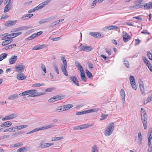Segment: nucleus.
Masks as SVG:
<instances>
[{
  "instance_id": "60",
  "label": "nucleus",
  "mask_w": 152,
  "mask_h": 152,
  "mask_svg": "<svg viewBox=\"0 0 152 152\" xmlns=\"http://www.w3.org/2000/svg\"><path fill=\"white\" fill-rule=\"evenodd\" d=\"M42 130H43V129H42V127H41L39 128H36V129H33V131L34 132H37L38 131Z\"/></svg>"
},
{
  "instance_id": "33",
  "label": "nucleus",
  "mask_w": 152,
  "mask_h": 152,
  "mask_svg": "<svg viewBox=\"0 0 152 152\" xmlns=\"http://www.w3.org/2000/svg\"><path fill=\"white\" fill-rule=\"evenodd\" d=\"M124 65L127 68L129 67V65L128 61L126 59H124Z\"/></svg>"
},
{
  "instance_id": "34",
  "label": "nucleus",
  "mask_w": 152,
  "mask_h": 152,
  "mask_svg": "<svg viewBox=\"0 0 152 152\" xmlns=\"http://www.w3.org/2000/svg\"><path fill=\"white\" fill-rule=\"evenodd\" d=\"M80 76L82 79L83 80L84 82H86V78L85 76V74L84 72H82V73H81Z\"/></svg>"
},
{
  "instance_id": "44",
  "label": "nucleus",
  "mask_w": 152,
  "mask_h": 152,
  "mask_svg": "<svg viewBox=\"0 0 152 152\" xmlns=\"http://www.w3.org/2000/svg\"><path fill=\"white\" fill-rule=\"evenodd\" d=\"M147 56L149 59L152 60V54L150 51H147Z\"/></svg>"
},
{
  "instance_id": "8",
  "label": "nucleus",
  "mask_w": 152,
  "mask_h": 152,
  "mask_svg": "<svg viewBox=\"0 0 152 152\" xmlns=\"http://www.w3.org/2000/svg\"><path fill=\"white\" fill-rule=\"evenodd\" d=\"M17 116V115L15 113H13L9 115H7L2 119L3 121L8 120L14 118Z\"/></svg>"
},
{
  "instance_id": "53",
  "label": "nucleus",
  "mask_w": 152,
  "mask_h": 152,
  "mask_svg": "<svg viewBox=\"0 0 152 152\" xmlns=\"http://www.w3.org/2000/svg\"><path fill=\"white\" fill-rule=\"evenodd\" d=\"M54 145L53 143H48L45 144V148L48 147L50 146L53 145Z\"/></svg>"
},
{
  "instance_id": "29",
  "label": "nucleus",
  "mask_w": 152,
  "mask_h": 152,
  "mask_svg": "<svg viewBox=\"0 0 152 152\" xmlns=\"http://www.w3.org/2000/svg\"><path fill=\"white\" fill-rule=\"evenodd\" d=\"M55 126V125L53 124H52L50 125H48L47 126H45L42 127V129L43 130L45 129H48L49 128H50L53 127H54Z\"/></svg>"
},
{
  "instance_id": "61",
  "label": "nucleus",
  "mask_w": 152,
  "mask_h": 152,
  "mask_svg": "<svg viewBox=\"0 0 152 152\" xmlns=\"http://www.w3.org/2000/svg\"><path fill=\"white\" fill-rule=\"evenodd\" d=\"M141 33L143 34H150V33L147 30H143V31L141 32Z\"/></svg>"
},
{
  "instance_id": "64",
  "label": "nucleus",
  "mask_w": 152,
  "mask_h": 152,
  "mask_svg": "<svg viewBox=\"0 0 152 152\" xmlns=\"http://www.w3.org/2000/svg\"><path fill=\"white\" fill-rule=\"evenodd\" d=\"M96 2H97L96 0H94L91 4V6H93V7H94L96 5Z\"/></svg>"
},
{
  "instance_id": "24",
  "label": "nucleus",
  "mask_w": 152,
  "mask_h": 152,
  "mask_svg": "<svg viewBox=\"0 0 152 152\" xmlns=\"http://www.w3.org/2000/svg\"><path fill=\"white\" fill-rule=\"evenodd\" d=\"M93 125V124H92L90 125H88L87 124H85L83 125H81L79 126L80 129H83L87 128L89 127H91Z\"/></svg>"
},
{
  "instance_id": "2",
  "label": "nucleus",
  "mask_w": 152,
  "mask_h": 152,
  "mask_svg": "<svg viewBox=\"0 0 152 152\" xmlns=\"http://www.w3.org/2000/svg\"><path fill=\"white\" fill-rule=\"evenodd\" d=\"M115 127L113 123L110 124L105 128L104 134L106 136H109L113 133Z\"/></svg>"
},
{
  "instance_id": "6",
  "label": "nucleus",
  "mask_w": 152,
  "mask_h": 152,
  "mask_svg": "<svg viewBox=\"0 0 152 152\" xmlns=\"http://www.w3.org/2000/svg\"><path fill=\"white\" fill-rule=\"evenodd\" d=\"M79 50L80 51L88 52L92 50V48L91 46H88L86 45H80L79 47Z\"/></svg>"
},
{
  "instance_id": "46",
  "label": "nucleus",
  "mask_w": 152,
  "mask_h": 152,
  "mask_svg": "<svg viewBox=\"0 0 152 152\" xmlns=\"http://www.w3.org/2000/svg\"><path fill=\"white\" fill-rule=\"evenodd\" d=\"M46 22H48L47 18L41 20L39 22V23L40 24H42Z\"/></svg>"
},
{
  "instance_id": "42",
  "label": "nucleus",
  "mask_w": 152,
  "mask_h": 152,
  "mask_svg": "<svg viewBox=\"0 0 152 152\" xmlns=\"http://www.w3.org/2000/svg\"><path fill=\"white\" fill-rule=\"evenodd\" d=\"M28 95V91H24L22 93H20L19 95L20 96H25Z\"/></svg>"
},
{
  "instance_id": "25",
  "label": "nucleus",
  "mask_w": 152,
  "mask_h": 152,
  "mask_svg": "<svg viewBox=\"0 0 152 152\" xmlns=\"http://www.w3.org/2000/svg\"><path fill=\"white\" fill-rule=\"evenodd\" d=\"M118 28V27L115 26H106L104 28L107 29L109 30H112L117 29Z\"/></svg>"
},
{
  "instance_id": "18",
  "label": "nucleus",
  "mask_w": 152,
  "mask_h": 152,
  "mask_svg": "<svg viewBox=\"0 0 152 152\" xmlns=\"http://www.w3.org/2000/svg\"><path fill=\"white\" fill-rule=\"evenodd\" d=\"M19 95L17 94H15L10 95L8 97V99L10 100L15 99L19 97Z\"/></svg>"
},
{
  "instance_id": "41",
  "label": "nucleus",
  "mask_w": 152,
  "mask_h": 152,
  "mask_svg": "<svg viewBox=\"0 0 152 152\" xmlns=\"http://www.w3.org/2000/svg\"><path fill=\"white\" fill-rule=\"evenodd\" d=\"M86 72L87 76L89 78H90L91 77H92L91 73L88 70H86Z\"/></svg>"
},
{
  "instance_id": "47",
  "label": "nucleus",
  "mask_w": 152,
  "mask_h": 152,
  "mask_svg": "<svg viewBox=\"0 0 152 152\" xmlns=\"http://www.w3.org/2000/svg\"><path fill=\"white\" fill-rule=\"evenodd\" d=\"M63 139V137H54L53 139L52 140V141H56L61 140Z\"/></svg>"
},
{
  "instance_id": "57",
  "label": "nucleus",
  "mask_w": 152,
  "mask_h": 152,
  "mask_svg": "<svg viewBox=\"0 0 152 152\" xmlns=\"http://www.w3.org/2000/svg\"><path fill=\"white\" fill-rule=\"evenodd\" d=\"M36 37H37V34H33L31 36L29 37H28V38L30 39H31Z\"/></svg>"
},
{
  "instance_id": "7",
  "label": "nucleus",
  "mask_w": 152,
  "mask_h": 152,
  "mask_svg": "<svg viewBox=\"0 0 152 152\" xmlns=\"http://www.w3.org/2000/svg\"><path fill=\"white\" fill-rule=\"evenodd\" d=\"M63 98V96L60 95H57L51 98L48 100V102L50 103H52L54 102L61 99Z\"/></svg>"
},
{
  "instance_id": "63",
  "label": "nucleus",
  "mask_w": 152,
  "mask_h": 152,
  "mask_svg": "<svg viewBox=\"0 0 152 152\" xmlns=\"http://www.w3.org/2000/svg\"><path fill=\"white\" fill-rule=\"evenodd\" d=\"M8 16L7 15H3L1 18V20L4 19L8 17Z\"/></svg>"
},
{
  "instance_id": "59",
  "label": "nucleus",
  "mask_w": 152,
  "mask_h": 152,
  "mask_svg": "<svg viewBox=\"0 0 152 152\" xmlns=\"http://www.w3.org/2000/svg\"><path fill=\"white\" fill-rule=\"evenodd\" d=\"M138 82L140 86H143L144 85L143 82L141 79H139L138 80Z\"/></svg>"
},
{
  "instance_id": "43",
  "label": "nucleus",
  "mask_w": 152,
  "mask_h": 152,
  "mask_svg": "<svg viewBox=\"0 0 152 152\" xmlns=\"http://www.w3.org/2000/svg\"><path fill=\"white\" fill-rule=\"evenodd\" d=\"M61 59L62 60L63 64L67 65L66 60L64 57H61Z\"/></svg>"
},
{
  "instance_id": "31",
  "label": "nucleus",
  "mask_w": 152,
  "mask_h": 152,
  "mask_svg": "<svg viewBox=\"0 0 152 152\" xmlns=\"http://www.w3.org/2000/svg\"><path fill=\"white\" fill-rule=\"evenodd\" d=\"M7 54L4 53L0 55V61H1L4 58H5L7 56Z\"/></svg>"
},
{
  "instance_id": "37",
  "label": "nucleus",
  "mask_w": 152,
  "mask_h": 152,
  "mask_svg": "<svg viewBox=\"0 0 152 152\" xmlns=\"http://www.w3.org/2000/svg\"><path fill=\"white\" fill-rule=\"evenodd\" d=\"M65 107V109L66 110H68L70 108L73 107V105L72 104H68L64 105Z\"/></svg>"
},
{
  "instance_id": "20",
  "label": "nucleus",
  "mask_w": 152,
  "mask_h": 152,
  "mask_svg": "<svg viewBox=\"0 0 152 152\" xmlns=\"http://www.w3.org/2000/svg\"><path fill=\"white\" fill-rule=\"evenodd\" d=\"M45 47V45H38L34 46V47L32 49V50H40L44 48Z\"/></svg>"
},
{
  "instance_id": "15",
  "label": "nucleus",
  "mask_w": 152,
  "mask_h": 152,
  "mask_svg": "<svg viewBox=\"0 0 152 152\" xmlns=\"http://www.w3.org/2000/svg\"><path fill=\"white\" fill-rule=\"evenodd\" d=\"M16 20L12 21L9 20L5 23V25L7 26H10L14 25L17 22Z\"/></svg>"
},
{
  "instance_id": "32",
  "label": "nucleus",
  "mask_w": 152,
  "mask_h": 152,
  "mask_svg": "<svg viewBox=\"0 0 152 152\" xmlns=\"http://www.w3.org/2000/svg\"><path fill=\"white\" fill-rule=\"evenodd\" d=\"M108 116V114H105L102 113L101 115V118L100 119V121H102L105 119Z\"/></svg>"
},
{
  "instance_id": "19",
  "label": "nucleus",
  "mask_w": 152,
  "mask_h": 152,
  "mask_svg": "<svg viewBox=\"0 0 152 152\" xmlns=\"http://www.w3.org/2000/svg\"><path fill=\"white\" fill-rule=\"evenodd\" d=\"M142 136L141 133L140 132H139L138 134V138L137 139V142L140 145H141L142 143Z\"/></svg>"
},
{
  "instance_id": "48",
  "label": "nucleus",
  "mask_w": 152,
  "mask_h": 152,
  "mask_svg": "<svg viewBox=\"0 0 152 152\" xmlns=\"http://www.w3.org/2000/svg\"><path fill=\"white\" fill-rule=\"evenodd\" d=\"M143 6V5L138 4H136L134 5V9H138L139 8H141Z\"/></svg>"
},
{
  "instance_id": "9",
  "label": "nucleus",
  "mask_w": 152,
  "mask_h": 152,
  "mask_svg": "<svg viewBox=\"0 0 152 152\" xmlns=\"http://www.w3.org/2000/svg\"><path fill=\"white\" fill-rule=\"evenodd\" d=\"M49 2V1L47 0L43 2V3H42L41 4H40L38 6L34 8L36 10H38L42 8L45 5L47 4Z\"/></svg>"
},
{
  "instance_id": "14",
  "label": "nucleus",
  "mask_w": 152,
  "mask_h": 152,
  "mask_svg": "<svg viewBox=\"0 0 152 152\" xmlns=\"http://www.w3.org/2000/svg\"><path fill=\"white\" fill-rule=\"evenodd\" d=\"M152 100V92L150 91L149 93V96L146 100L145 101L144 104H147Z\"/></svg>"
},
{
  "instance_id": "3",
  "label": "nucleus",
  "mask_w": 152,
  "mask_h": 152,
  "mask_svg": "<svg viewBox=\"0 0 152 152\" xmlns=\"http://www.w3.org/2000/svg\"><path fill=\"white\" fill-rule=\"evenodd\" d=\"M28 97H34L42 95L45 94V92H37L36 89L28 90Z\"/></svg>"
},
{
  "instance_id": "1",
  "label": "nucleus",
  "mask_w": 152,
  "mask_h": 152,
  "mask_svg": "<svg viewBox=\"0 0 152 152\" xmlns=\"http://www.w3.org/2000/svg\"><path fill=\"white\" fill-rule=\"evenodd\" d=\"M140 115L144 129H146L147 126V115L145 111L143 108H141Z\"/></svg>"
},
{
  "instance_id": "26",
  "label": "nucleus",
  "mask_w": 152,
  "mask_h": 152,
  "mask_svg": "<svg viewBox=\"0 0 152 152\" xmlns=\"http://www.w3.org/2000/svg\"><path fill=\"white\" fill-rule=\"evenodd\" d=\"M89 34L92 36L93 37H94L96 38H99L100 37L101 35L99 34L96 33L92 32H91L89 33Z\"/></svg>"
},
{
  "instance_id": "40",
  "label": "nucleus",
  "mask_w": 152,
  "mask_h": 152,
  "mask_svg": "<svg viewBox=\"0 0 152 152\" xmlns=\"http://www.w3.org/2000/svg\"><path fill=\"white\" fill-rule=\"evenodd\" d=\"M57 17V16L56 15H54L52 16H51L49 17L48 18H47V19L48 20V22L56 18Z\"/></svg>"
},
{
  "instance_id": "13",
  "label": "nucleus",
  "mask_w": 152,
  "mask_h": 152,
  "mask_svg": "<svg viewBox=\"0 0 152 152\" xmlns=\"http://www.w3.org/2000/svg\"><path fill=\"white\" fill-rule=\"evenodd\" d=\"M12 123L10 121H7L3 123L1 125L2 127H7L10 126L12 125Z\"/></svg>"
},
{
  "instance_id": "10",
  "label": "nucleus",
  "mask_w": 152,
  "mask_h": 152,
  "mask_svg": "<svg viewBox=\"0 0 152 152\" xmlns=\"http://www.w3.org/2000/svg\"><path fill=\"white\" fill-rule=\"evenodd\" d=\"M67 67V65L63 64L61 66V69L62 72L64 75L66 76H67L68 75L66 69Z\"/></svg>"
},
{
  "instance_id": "56",
  "label": "nucleus",
  "mask_w": 152,
  "mask_h": 152,
  "mask_svg": "<svg viewBox=\"0 0 152 152\" xmlns=\"http://www.w3.org/2000/svg\"><path fill=\"white\" fill-rule=\"evenodd\" d=\"M146 65L149 69L150 71L151 72H152V66L151 64L150 63H149V64H148Z\"/></svg>"
},
{
  "instance_id": "38",
  "label": "nucleus",
  "mask_w": 152,
  "mask_h": 152,
  "mask_svg": "<svg viewBox=\"0 0 152 152\" xmlns=\"http://www.w3.org/2000/svg\"><path fill=\"white\" fill-rule=\"evenodd\" d=\"M140 91L142 92V95H145L144 93L145 89L144 85L142 86H140Z\"/></svg>"
},
{
  "instance_id": "50",
  "label": "nucleus",
  "mask_w": 152,
  "mask_h": 152,
  "mask_svg": "<svg viewBox=\"0 0 152 152\" xmlns=\"http://www.w3.org/2000/svg\"><path fill=\"white\" fill-rule=\"evenodd\" d=\"M152 137L151 136V134H150L149 136L148 137V145H150L151 143V140Z\"/></svg>"
},
{
  "instance_id": "4",
  "label": "nucleus",
  "mask_w": 152,
  "mask_h": 152,
  "mask_svg": "<svg viewBox=\"0 0 152 152\" xmlns=\"http://www.w3.org/2000/svg\"><path fill=\"white\" fill-rule=\"evenodd\" d=\"M25 68L24 65L23 64L16 65L15 67V71L18 73H21L23 72Z\"/></svg>"
},
{
  "instance_id": "54",
  "label": "nucleus",
  "mask_w": 152,
  "mask_h": 152,
  "mask_svg": "<svg viewBox=\"0 0 152 152\" xmlns=\"http://www.w3.org/2000/svg\"><path fill=\"white\" fill-rule=\"evenodd\" d=\"M41 68L42 69V70L45 73H46V70L45 66L43 65L42 64L41 65Z\"/></svg>"
},
{
  "instance_id": "62",
  "label": "nucleus",
  "mask_w": 152,
  "mask_h": 152,
  "mask_svg": "<svg viewBox=\"0 0 152 152\" xmlns=\"http://www.w3.org/2000/svg\"><path fill=\"white\" fill-rule=\"evenodd\" d=\"M22 33L21 32H19L17 33H13V34L12 35H14V37H16L18 35H19L21 34Z\"/></svg>"
},
{
  "instance_id": "36",
  "label": "nucleus",
  "mask_w": 152,
  "mask_h": 152,
  "mask_svg": "<svg viewBox=\"0 0 152 152\" xmlns=\"http://www.w3.org/2000/svg\"><path fill=\"white\" fill-rule=\"evenodd\" d=\"M44 86V84L43 83H42L40 84L39 83H35L32 85V86L34 87H40V86Z\"/></svg>"
},
{
  "instance_id": "51",
  "label": "nucleus",
  "mask_w": 152,
  "mask_h": 152,
  "mask_svg": "<svg viewBox=\"0 0 152 152\" xmlns=\"http://www.w3.org/2000/svg\"><path fill=\"white\" fill-rule=\"evenodd\" d=\"M11 9V7H8L6 6L4 10V12H8Z\"/></svg>"
},
{
  "instance_id": "27",
  "label": "nucleus",
  "mask_w": 152,
  "mask_h": 152,
  "mask_svg": "<svg viewBox=\"0 0 152 152\" xmlns=\"http://www.w3.org/2000/svg\"><path fill=\"white\" fill-rule=\"evenodd\" d=\"M16 45L15 44H12L8 45L5 47L4 49L6 50H8L9 49H10L14 48L15 46H16Z\"/></svg>"
},
{
  "instance_id": "28",
  "label": "nucleus",
  "mask_w": 152,
  "mask_h": 152,
  "mask_svg": "<svg viewBox=\"0 0 152 152\" xmlns=\"http://www.w3.org/2000/svg\"><path fill=\"white\" fill-rule=\"evenodd\" d=\"M91 152H98V147L96 145H94L91 148Z\"/></svg>"
},
{
  "instance_id": "11",
  "label": "nucleus",
  "mask_w": 152,
  "mask_h": 152,
  "mask_svg": "<svg viewBox=\"0 0 152 152\" xmlns=\"http://www.w3.org/2000/svg\"><path fill=\"white\" fill-rule=\"evenodd\" d=\"M17 59V56L14 55L12 56L9 59V62L10 64H14Z\"/></svg>"
},
{
  "instance_id": "35",
  "label": "nucleus",
  "mask_w": 152,
  "mask_h": 152,
  "mask_svg": "<svg viewBox=\"0 0 152 152\" xmlns=\"http://www.w3.org/2000/svg\"><path fill=\"white\" fill-rule=\"evenodd\" d=\"M15 130H14V128L13 127L7 129L4 131V132H15Z\"/></svg>"
},
{
  "instance_id": "16",
  "label": "nucleus",
  "mask_w": 152,
  "mask_h": 152,
  "mask_svg": "<svg viewBox=\"0 0 152 152\" xmlns=\"http://www.w3.org/2000/svg\"><path fill=\"white\" fill-rule=\"evenodd\" d=\"M17 78L18 80H23L26 79V77L25 75L22 73H20V74H18L17 76Z\"/></svg>"
},
{
  "instance_id": "30",
  "label": "nucleus",
  "mask_w": 152,
  "mask_h": 152,
  "mask_svg": "<svg viewBox=\"0 0 152 152\" xmlns=\"http://www.w3.org/2000/svg\"><path fill=\"white\" fill-rule=\"evenodd\" d=\"M27 148L26 147H23L17 150L18 152H24L26 151H27Z\"/></svg>"
},
{
  "instance_id": "39",
  "label": "nucleus",
  "mask_w": 152,
  "mask_h": 152,
  "mask_svg": "<svg viewBox=\"0 0 152 152\" xmlns=\"http://www.w3.org/2000/svg\"><path fill=\"white\" fill-rule=\"evenodd\" d=\"M53 67L55 69L56 72L57 73V74H59V70L58 69V68L57 66V65L55 63H53Z\"/></svg>"
},
{
  "instance_id": "22",
  "label": "nucleus",
  "mask_w": 152,
  "mask_h": 152,
  "mask_svg": "<svg viewBox=\"0 0 152 152\" xmlns=\"http://www.w3.org/2000/svg\"><path fill=\"white\" fill-rule=\"evenodd\" d=\"M0 38L2 40H5L10 39L9 37L8 36V34L7 33H4L0 35Z\"/></svg>"
},
{
  "instance_id": "55",
  "label": "nucleus",
  "mask_w": 152,
  "mask_h": 152,
  "mask_svg": "<svg viewBox=\"0 0 152 152\" xmlns=\"http://www.w3.org/2000/svg\"><path fill=\"white\" fill-rule=\"evenodd\" d=\"M75 64L76 65V66L77 67V68L79 67H82L81 66L80 64V63L78 61H76L75 62Z\"/></svg>"
},
{
  "instance_id": "21",
  "label": "nucleus",
  "mask_w": 152,
  "mask_h": 152,
  "mask_svg": "<svg viewBox=\"0 0 152 152\" xmlns=\"http://www.w3.org/2000/svg\"><path fill=\"white\" fill-rule=\"evenodd\" d=\"M13 41V39H8L5 40L2 43V45L3 46H5L9 44L10 43Z\"/></svg>"
},
{
  "instance_id": "5",
  "label": "nucleus",
  "mask_w": 152,
  "mask_h": 152,
  "mask_svg": "<svg viewBox=\"0 0 152 152\" xmlns=\"http://www.w3.org/2000/svg\"><path fill=\"white\" fill-rule=\"evenodd\" d=\"M129 80L130 83L132 88L135 90H136L137 87L134 77L132 75H130L129 77Z\"/></svg>"
},
{
  "instance_id": "17",
  "label": "nucleus",
  "mask_w": 152,
  "mask_h": 152,
  "mask_svg": "<svg viewBox=\"0 0 152 152\" xmlns=\"http://www.w3.org/2000/svg\"><path fill=\"white\" fill-rule=\"evenodd\" d=\"M144 8L145 10H146L152 9V1L146 4L144 6Z\"/></svg>"
},
{
  "instance_id": "23",
  "label": "nucleus",
  "mask_w": 152,
  "mask_h": 152,
  "mask_svg": "<svg viewBox=\"0 0 152 152\" xmlns=\"http://www.w3.org/2000/svg\"><path fill=\"white\" fill-rule=\"evenodd\" d=\"M131 37L126 33L123 37V39L124 42H127L131 39Z\"/></svg>"
},
{
  "instance_id": "12",
  "label": "nucleus",
  "mask_w": 152,
  "mask_h": 152,
  "mask_svg": "<svg viewBox=\"0 0 152 152\" xmlns=\"http://www.w3.org/2000/svg\"><path fill=\"white\" fill-rule=\"evenodd\" d=\"M70 80L72 81L77 86H79V82L75 76H71L70 77Z\"/></svg>"
},
{
  "instance_id": "45",
  "label": "nucleus",
  "mask_w": 152,
  "mask_h": 152,
  "mask_svg": "<svg viewBox=\"0 0 152 152\" xmlns=\"http://www.w3.org/2000/svg\"><path fill=\"white\" fill-rule=\"evenodd\" d=\"M143 59L145 63L146 64V65L148 64H149V63H150L149 61L145 57H143Z\"/></svg>"
},
{
  "instance_id": "49",
  "label": "nucleus",
  "mask_w": 152,
  "mask_h": 152,
  "mask_svg": "<svg viewBox=\"0 0 152 152\" xmlns=\"http://www.w3.org/2000/svg\"><path fill=\"white\" fill-rule=\"evenodd\" d=\"M121 95L122 96V97H123L124 99H125V92L123 89H121Z\"/></svg>"
},
{
  "instance_id": "52",
  "label": "nucleus",
  "mask_w": 152,
  "mask_h": 152,
  "mask_svg": "<svg viewBox=\"0 0 152 152\" xmlns=\"http://www.w3.org/2000/svg\"><path fill=\"white\" fill-rule=\"evenodd\" d=\"M86 110H84L81 112H77L76 113V115H83V114H86Z\"/></svg>"
},
{
  "instance_id": "58",
  "label": "nucleus",
  "mask_w": 152,
  "mask_h": 152,
  "mask_svg": "<svg viewBox=\"0 0 152 152\" xmlns=\"http://www.w3.org/2000/svg\"><path fill=\"white\" fill-rule=\"evenodd\" d=\"M135 46L138 45L140 42V40L138 39H135Z\"/></svg>"
}]
</instances>
